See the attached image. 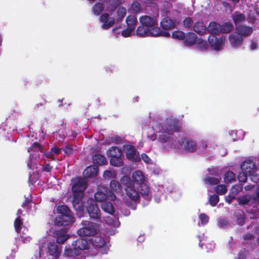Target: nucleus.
I'll list each match as a JSON object with an SVG mask.
<instances>
[{
  "mask_svg": "<svg viewBox=\"0 0 259 259\" xmlns=\"http://www.w3.org/2000/svg\"><path fill=\"white\" fill-rule=\"evenodd\" d=\"M210 148L208 147L206 141L202 140L198 145L197 151L198 153L205 154L207 151H210Z\"/></svg>",
  "mask_w": 259,
  "mask_h": 259,
  "instance_id": "ea45409f",
  "label": "nucleus"
},
{
  "mask_svg": "<svg viewBox=\"0 0 259 259\" xmlns=\"http://www.w3.org/2000/svg\"><path fill=\"white\" fill-rule=\"evenodd\" d=\"M132 179L134 182L139 185V191L143 198V204L145 206L148 204L152 198L149 187L145 183V177L140 170H136L132 174Z\"/></svg>",
  "mask_w": 259,
  "mask_h": 259,
  "instance_id": "f03ea898",
  "label": "nucleus"
},
{
  "mask_svg": "<svg viewBox=\"0 0 259 259\" xmlns=\"http://www.w3.org/2000/svg\"><path fill=\"white\" fill-rule=\"evenodd\" d=\"M136 34L140 37L145 36H165L168 37L170 34L168 32L165 31H162L160 27H156L155 28L151 30L146 26L141 24L137 29Z\"/></svg>",
  "mask_w": 259,
  "mask_h": 259,
  "instance_id": "423d86ee",
  "label": "nucleus"
},
{
  "mask_svg": "<svg viewBox=\"0 0 259 259\" xmlns=\"http://www.w3.org/2000/svg\"><path fill=\"white\" fill-rule=\"evenodd\" d=\"M219 201V197L218 195L213 194L209 196V202L212 206H214L217 205Z\"/></svg>",
  "mask_w": 259,
  "mask_h": 259,
  "instance_id": "603ef678",
  "label": "nucleus"
},
{
  "mask_svg": "<svg viewBox=\"0 0 259 259\" xmlns=\"http://www.w3.org/2000/svg\"><path fill=\"white\" fill-rule=\"evenodd\" d=\"M80 254L75 247L66 246L64 250V255L68 257H74Z\"/></svg>",
  "mask_w": 259,
  "mask_h": 259,
  "instance_id": "c85d7f7f",
  "label": "nucleus"
},
{
  "mask_svg": "<svg viewBox=\"0 0 259 259\" xmlns=\"http://www.w3.org/2000/svg\"><path fill=\"white\" fill-rule=\"evenodd\" d=\"M193 23V21L192 19L189 17H186L183 21V26L186 28H190L192 24Z\"/></svg>",
  "mask_w": 259,
  "mask_h": 259,
  "instance_id": "4d7b16f0",
  "label": "nucleus"
},
{
  "mask_svg": "<svg viewBox=\"0 0 259 259\" xmlns=\"http://www.w3.org/2000/svg\"><path fill=\"white\" fill-rule=\"evenodd\" d=\"M48 249L50 254L56 258L58 257L61 253V248L55 242H50L48 245Z\"/></svg>",
  "mask_w": 259,
  "mask_h": 259,
  "instance_id": "4be33fe9",
  "label": "nucleus"
},
{
  "mask_svg": "<svg viewBox=\"0 0 259 259\" xmlns=\"http://www.w3.org/2000/svg\"><path fill=\"white\" fill-rule=\"evenodd\" d=\"M182 123L172 116L154 124V130L159 134L158 141L163 152L187 153L197 151L198 145L191 138L184 135L178 139L174 135L180 131Z\"/></svg>",
  "mask_w": 259,
  "mask_h": 259,
  "instance_id": "f257e3e1",
  "label": "nucleus"
},
{
  "mask_svg": "<svg viewBox=\"0 0 259 259\" xmlns=\"http://www.w3.org/2000/svg\"><path fill=\"white\" fill-rule=\"evenodd\" d=\"M89 245V242L87 240L82 238L78 239L73 241L72 243V246L75 247L80 254L81 253V251L88 249Z\"/></svg>",
  "mask_w": 259,
  "mask_h": 259,
  "instance_id": "aec40b11",
  "label": "nucleus"
},
{
  "mask_svg": "<svg viewBox=\"0 0 259 259\" xmlns=\"http://www.w3.org/2000/svg\"><path fill=\"white\" fill-rule=\"evenodd\" d=\"M229 225L228 220L225 218H220L218 221V226L220 228L225 229Z\"/></svg>",
  "mask_w": 259,
  "mask_h": 259,
  "instance_id": "052dcab7",
  "label": "nucleus"
},
{
  "mask_svg": "<svg viewBox=\"0 0 259 259\" xmlns=\"http://www.w3.org/2000/svg\"><path fill=\"white\" fill-rule=\"evenodd\" d=\"M154 191L156 192V194L154 195V200L156 203H159L162 198L166 199V196L164 195V193H166L167 191L171 194V197L173 198H178L181 195L180 190L172 185L169 188L168 187L166 191L164 189L163 185L159 184H155Z\"/></svg>",
  "mask_w": 259,
  "mask_h": 259,
  "instance_id": "39448f33",
  "label": "nucleus"
},
{
  "mask_svg": "<svg viewBox=\"0 0 259 259\" xmlns=\"http://www.w3.org/2000/svg\"><path fill=\"white\" fill-rule=\"evenodd\" d=\"M87 210L90 218L94 220H99L101 219V213L99 207L96 203L92 200L88 203Z\"/></svg>",
  "mask_w": 259,
  "mask_h": 259,
  "instance_id": "2eb2a0df",
  "label": "nucleus"
},
{
  "mask_svg": "<svg viewBox=\"0 0 259 259\" xmlns=\"http://www.w3.org/2000/svg\"><path fill=\"white\" fill-rule=\"evenodd\" d=\"M112 215V216L107 217L105 219V221L109 226L117 228L120 226V223L117 218L115 217L113 214Z\"/></svg>",
  "mask_w": 259,
  "mask_h": 259,
  "instance_id": "2f4dec72",
  "label": "nucleus"
},
{
  "mask_svg": "<svg viewBox=\"0 0 259 259\" xmlns=\"http://www.w3.org/2000/svg\"><path fill=\"white\" fill-rule=\"evenodd\" d=\"M221 33H229L233 28V25L231 22H225L221 25Z\"/></svg>",
  "mask_w": 259,
  "mask_h": 259,
  "instance_id": "c03bdc74",
  "label": "nucleus"
},
{
  "mask_svg": "<svg viewBox=\"0 0 259 259\" xmlns=\"http://www.w3.org/2000/svg\"><path fill=\"white\" fill-rule=\"evenodd\" d=\"M57 211L59 215L56 218V223L58 225L67 226L74 223V218L69 208L65 205L58 206Z\"/></svg>",
  "mask_w": 259,
  "mask_h": 259,
  "instance_id": "20e7f679",
  "label": "nucleus"
},
{
  "mask_svg": "<svg viewBox=\"0 0 259 259\" xmlns=\"http://www.w3.org/2000/svg\"><path fill=\"white\" fill-rule=\"evenodd\" d=\"M259 48L258 40L256 38H253L250 41L249 48L251 51H255Z\"/></svg>",
  "mask_w": 259,
  "mask_h": 259,
  "instance_id": "de8ad7c7",
  "label": "nucleus"
},
{
  "mask_svg": "<svg viewBox=\"0 0 259 259\" xmlns=\"http://www.w3.org/2000/svg\"><path fill=\"white\" fill-rule=\"evenodd\" d=\"M172 116L171 115H168L167 116L165 117H163L161 119H158V118L157 117V116L156 115H154L152 113H150L149 114V118L151 120H153V123H152V129L153 131L154 132V133L151 135H148V138L150 140H151L152 141H155L156 139L158 140V136L159 135V134L157 132H156L153 128V125L154 124L157 122H163L165 120H166V118H167L169 116ZM157 141L160 143L158 140Z\"/></svg>",
  "mask_w": 259,
  "mask_h": 259,
  "instance_id": "a211bd4d",
  "label": "nucleus"
},
{
  "mask_svg": "<svg viewBox=\"0 0 259 259\" xmlns=\"http://www.w3.org/2000/svg\"><path fill=\"white\" fill-rule=\"evenodd\" d=\"M175 0H144L145 6L153 7L157 10L161 9L163 15H167L172 7L171 3Z\"/></svg>",
  "mask_w": 259,
  "mask_h": 259,
  "instance_id": "0eeeda50",
  "label": "nucleus"
},
{
  "mask_svg": "<svg viewBox=\"0 0 259 259\" xmlns=\"http://www.w3.org/2000/svg\"><path fill=\"white\" fill-rule=\"evenodd\" d=\"M207 31L211 35L219 34L221 33V25L215 22H211L207 27Z\"/></svg>",
  "mask_w": 259,
  "mask_h": 259,
  "instance_id": "cd10ccee",
  "label": "nucleus"
},
{
  "mask_svg": "<svg viewBox=\"0 0 259 259\" xmlns=\"http://www.w3.org/2000/svg\"><path fill=\"white\" fill-rule=\"evenodd\" d=\"M55 234L57 238V242L58 243H64L69 237L68 235L66 234V232L63 230L56 231Z\"/></svg>",
  "mask_w": 259,
  "mask_h": 259,
  "instance_id": "473e14b6",
  "label": "nucleus"
},
{
  "mask_svg": "<svg viewBox=\"0 0 259 259\" xmlns=\"http://www.w3.org/2000/svg\"><path fill=\"white\" fill-rule=\"evenodd\" d=\"M243 189L242 185H235L233 186L231 189V193L235 196L241 192Z\"/></svg>",
  "mask_w": 259,
  "mask_h": 259,
  "instance_id": "5fc2aeb1",
  "label": "nucleus"
},
{
  "mask_svg": "<svg viewBox=\"0 0 259 259\" xmlns=\"http://www.w3.org/2000/svg\"><path fill=\"white\" fill-rule=\"evenodd\" d=\"M230 135L231 136L233 141H236L243 139V132L240 131H232L229 132Z\"/></svg>",
  "mask_w": 259,
  "mask_h": 259,
  "instance_id": "37998d69",
  "label": "nucleus"
},
{
  "mask_svg": "<svg viewBox=\"0 0 259 259\" xmlns=\"http://www.w3.org/2000/svg\"><path fill=\"white\" fill-rule=\"evenodd\" d=\"M249 176L245 171L242 170L240 172L238 176V181L240 182L244 183L247 179V176Z\"/></svg>",
  "mask_w": 259,
  "mask_h": 259,
  "instance_id": "6e6d98bb",
  "label": "nucleus"
},
{
  "mask_svg": "<svg viewBox=\"0 0 259 259\" xmlns=\"http://www.w3.org/2000/svg\"><path fill=\"white\" fill-rule=\"evenodd\" d=\"M120 181L123 185L126 186V187L128 186L129 185L132 186L133 185V184H134L131 181L130 178L126 176L122 177V178L120 180Z\"/></svg>",
  "mask_w": 259,
  "mask_h": 259,
  "instance_id": "bf43d9fd",
  "label": "nucleus"
},
{
  "mask_svg": "<svg viewBox=\"0 0 259 259\" xmlns=\"http://www.w3.org/2000/svg\"><path fill=\"white\" fill-rule=\"evenodd\" d=\"M197 40L196 34L193 32H189L186 35L185 40L183 41L185 46L190 47L195 44Z\"/></svg>",
  "mask_w": 259,
  "mask_h": 259,
  "instance_id": "c756f323",
  "label": "nucleus"
},
{
  "mask_svg": "<svg viewBox=\"0 0 259 259\" xmlns=\"http://www.w3.org/2000/svg\"><path fill=\"white\" fill-rule=\"evenodd\" d=\"M92 160L94 164L103 165L107 163L106 157L101 154H95L92 156Z\"/></svg>",
  "mask_w": 259,
  "mask_h": 259,
  "instance_id": "7c9ffc66",
  "label": "nucleus"
},
{
  "mask_svg": "<svg viewBox=\"0 0 259 259\" xmlns=\"http://www.w3.org/2000/svg\"><path fill=\"white\" fill-rule=\"evenodd\" d=\"M102 209L111 214H113L114 213V209L113 204L111 202H104L101 204Z\"/></svg>",
  "mask_w": 259,
  "mask_h": 259,
  "instance_id": "4c0bfd02",
  "label": "nucleus"
},
{
  "mask_svg": "<svg viewBox=\"0 0 259 259\" xmlns=\"http://www.w3.org/2000/svg\"><path fill=\"white\" fill-rule=\"evenodd\" d=\"M125 155L127 159L132 161H138L140 159L139 153L137 152L135 146L127 145L124 147Z\"/></svg>",
  "mask_w": 259,
  "mask_h": 259,
  "instance_id": "dca6fc26",
  "label": "nucleus"
},
{
  "mask_svg": "<svg viewBox=\"0 0 259 259\" xmlns=\"http://www.w3.org/2000/svg\"><path fill=\"white\" fill-rule=\"evenodd\" d=\"M104 6L103 3H97L93 7V13L97 16L100 15L103 11Z\"/></svg>",
  "mask_w": 259,
  "mask_h": 259,
  "instance_id": "79ce46f5",
  "label": "nucleus"
},
{
  "mask_svg": "<svg viewBox=\"0 0 259 259\" xmlns=\"http://www.w3.org/2000/svg\"><path fill=\"white\" fill-rule=\"evenodd\" d=\"M199 219L200 221L201 225H205L207 224L209 221L208 216L204 213L200 214L199 215Z\"/></svg>",
  "mask_w": 259,
  "mask_h": 259,
  "instance_id": "13d9d810",
  "label": "nucleus"
},
{
  "mask_svg": "<svg viewBox=\"0 0 259 259\" xmlns=\"http://www.w3.org/2000/svg\"><path fill=\"white\" fill-rule=\"evenodd\" d=\"M91 244L97 248H98L102 254H107L109 250L110 245L107 243V237L104 236L95 235L90 240Z\"/></svg>",
  "mask_w": 259,
  "mask_h": 259,
  "instance_id": "6e6552de",
  "label": "nucleus"
},
{
  "mask_svg": "<svg viewBox=\"0 0 259 259\" xmlns=\"http://www.w3.org/2000/svg\"><path fill=\"white\" fill-rule=\"evenodd\" d=\"M118 20L121 21L126 13V10L125 8L120 7L117 10Z\"/></svg>",
  "mask_w": 259,
  "mask_h": 259,
  "instance_id": "864d4df0",
  "label": "nucleus"
},
{
  "mask_svg": "<svg viewBox=\"0 0 259 259\" xmlns=\"http://www.w3.org/2000/svg\"><path fill=\"white\" fill-rule=\"evenodd\" d=\"M107 154L109 156H120L122 155V151L117 147H112L108 149Z\"/></svg>",
  "mask_w": 259,
  "mask_h": 259,
  "instance_id": "c9c22d12",
  "label": "nucleus"
},
{
  "mask_svg": "<svg viewBox=\"0 0 259 259\" xmlns=\"http://www.w3.org/2000/svg\"><path fill=\"white\" fill-rule=\"evenodd\" d=\"M186 34L182 31L176 30L172 33V37L174 38L184 40L185 38Z\"/></svg>",
  "mask_w": 259,
  "mask_h": 259,
  "instance_id": "49530a36",
  "label": "nucleus"
},
{
  "mask_svg": "<svg viewBox=\"0 0 259 259\" xmlns=\"http://www.w3.org/2000/svg\"><path fill=\"white\" fill-rule=\"evenodd\" d=\"M115 174L114 172L111 170H105L104 171L103 176L105 179H110L115 177Z\"/></svg>",
  "mask_w": 259,
  "mask_h": 259,
  "instance_id": "0e129e2a",
  "label": "nucleus"
},
{
  "mask_svg": "<svg viewBox=\"0 0 259 259\" xmlns=\"http://www.w3.org/2000/svg\"><path fill=\"white\" fill-rule=\"evenodd\" d=\"M80 228L77 231L78 235L81 237H93L100 232L98 224L88 220H82Z\"/></svg>",
  "mask_w": 259,
  "mask_h": 259,
  "instance_id": "7ed1b4c3",
  "label": "nucleus"
},
{
  "mask_svg": "<svg viewBox=\"0 0 259 259\" xmlns=\"http://www.w3.org/2000/svg\"><path fill=\"white\" fill-rule=\"evenodd\" d=\"M235 30L240 35H242L243 38H244L245 36L250 35L253 31L252 27L246 25H241L237 26V27L235 29Z\"/></svg>",
  "mask_w": 259,
  "mask_h": 259,
  "instance_id": "a878e982",
  "label": "nucleus"
},
{
  "mask_svg": "<svg viewBox=\"0 0 259 259\" xmlns=\"http://www.w3.org/2000/svg\"><path fill=\"white\" fill-rule=\"evenodd\" d=\"M198 47L202 50H205L207 48V44L206 41L202 39H199L197 40Z\"/></svg>",
  "mask_w": 259,
  "mask_h": 259,
  "instance_id": "e2e57ef3",
  "label": "nucleus"
},
{
  "mask_svg": "<svg viewBox=\"0 0 259 259\" xmlns=\"http://www.w3.org/2000/svg\"><path fill=\"white\" fill-rule=\"evenodd\" d=\"M224 180L225 183L227 184L235 182L236 180L235 174L230 170L226 171L224 176Z\"/></svg>",
  "mask_w": 259,
  "mask_h": 259,
  "instance_id": "e433bc0d",
  "label": "nucleus"
},
{
  "mask_svg": "<svg viewBox=\"0 0 259 259\" xmlns=\"http://www.w3.org/2000/svg\"><path fill=\"white\" fill-rule=\"evenodd\" d=\"M125 191L126 195L132 200L136 201L139 199L140 194L139 191H137L135 189L134 184L132 186L129 185L128 186L126 187Z\"/></svg>",
  "mask_w": 259,
  "mask_h": 259,
  "instance_id": "412c9836",
  "label": "nucleus"
},
{
  "mask_svg": "<svg viewBox=\"0 0 259 259\" xmlns=\"http://www.w3.org/2000/svg\"><path fill=\"white\" fill-rule=\"evenodd\" d=\"M98 173V167L96 165H91L87 167L84 171L83 175L87 178L96 177Z\"/></svg>",
  "mask_w": 259,
  "mask_h": 259,
  "instance_id": "bb28decb",
  "label": "nucleus"
},
{
  "mask_svg": "<svg viewBox=\"0 0 259 259\" xmlns=\"http://www.w3.org/2000/svg\"><path fill=\"white\" fill-rule=\"evenodd\" d=\"M139 20L141 24L146 26L151 30L157 27L158 22L157 19L155 17L144 15L141 16Z\"/></svg>",
  "mask_w": 259,
  "mask_h": 259,
  "instance_id": "f3484780",
  "label": "nucleus"
},
{
  "mask_svg": "<svg viewBox=\"0 0 259 259\" xmlns=\"http://www.w3.org/2000/svg\"><path fill=\"white\" fill-rule=\"evenodd\" d=\"M193 30L198 34L203 35L206 30V27L203 22L198 21L194 24Z\"/></svg>",
  "mask_w": 259,
  "mask_h": 259,
  "instance_id": "72a5a7b5",
  "label": "nucleus"
},
{
  "mask_svg": "<svg viewBox=\"0 0 259 259\" xmlns=\"http://www.w3.org/2000/svg\"><path fill=\"white\" fill-rule=\"evenodd\" d=\"M240 167L241 170L248 174V175L256 173L259 169L256 162L250 158L243 161Z\"/></svg>",
  "mask_w": 259,
  "mask_h": 259,
  "instance_id": "ddd939ff",
  "label": "nucleus"
},
{
  "mask_svg": "<svg viewBox=\"0 0 259 259\" xmlns=\"http://www.w3.org/2000/svg\"><path fill=\"white\" fill-rule=\"evenodd\" d=\"M214 190L217 194L223 195L227 192V188L225 185H219L215 188Z\"/></svg>",
  "mask_w": 259,
  "mask_h": 259,
  "instance_id": "8fccbe9b",
  "label": "nucleus"
},
{
  "mask_svg": "<svg viewBox=\"0 0 259 259\" xmlns=\"http://www.w3.org/2000/svg\"><path fill=\"white\" fill-rule=\"evenodd\" d=\"M160 24L163 29L169 30L175 28L176 22L169 17H165L161 21Z\"/></svg>",
  "mask_w": 259,
  "mask_h": 259,
  "instance_id": "393cba45",
  "label": "nucleus"
},
{
  "mask_svg": "<svg viewBox=\"0 0 259 259\" xmlns=\"http://www.w3.org/2000/svg\"><path fill=\"white\" fill-rule=\"evenodd\" d=\"M70 185L73 193L82 194L87 187L85 180L81 178L72 179Z\"/></svg>",
  "mask_w": 259,
  "mask_h": 259,
  "instance_id": "9b49d317",
  "label": "nucleus"
},
{
  "mask_svg": "<svg viewBox=\"0 0 259 259\" xmlns=\"http://www.w3.org/2000/svg\"><path fill=\"white\" fill-rule=\"evenodd\" d=\"M236 259H247V251L245 249L241 250Z\"/></svg>",
  "mask_w": 259,
  "mask_h": 259,
  "instance_id": "69168bd1",
  "label": "nucleus"
},
{
  "mask_svg": "<svg viewBox=\"0 0 259 259\" xmlns=\"http://www.w3.org/2000/svg\"><path fill=\"white\" fill-rule=\"evenodd\" d=\"M100 18V21L102 23L101 28L103 29H108L114 24V18L113 17H109V15L107 13L102 14Z\"/></svg>",
  "mask_w": 259,
  "mask_h": 259,
  "instance_id": "6ab92c4d",
  "label": "nucleus"
},
{
  "mask_svg": "<svg viewBox=\"0 0 259 259\" xmlns=\"http://www.w3.org/2000/svg\"><path fill=\"white\" fill-rule=\"evenodd\" d=\"M209 174L206 176L204 179L205 184L209 185H215L218 184L221 180L219 172L216 168H208Z\"/></svg>",
  "mask_w": 259,
  "mask_h": 259,
  "instance_id": "f8f14e48",
  "label": "nucleus"
},
{
  "mask_svg": "<svg viewBox=\"0 0 259 259\" xmlns=\"http://www.w3.org/2000/svg\"><path fill=\"white\" fill-rule=\"evenodd\" d=\"M127 26L135 30L137 23V18L135 15H130L126 19Z\"/></svg>",
  "mask_w": 259,
  "mask_h": 259,
  "instance_id": "f704fd0d",
  "label": "nucleus"
},
{
  "mask_svg": "<svg viewBox=\"0 0 259 259\" xmlns=\"http://www.w3.org/2000/svg\"><path fill=\"white\" fill-rule=\"evenodd\" d=\"M141 158L146 164H149L152 163L151 159L146 154L143 153L141 155Z\"/></svg>",
  "mask_w": 259,
  "mask_h": 259,
  "instance_id": "774afa93",
  "label": "nucleus"
},
{
  "mask_svg": "<svg viewBox=\"0 0 259 259\" xmlns=\"http://www.w3.org/2000/svg\"><path fill=\"white\" fill-rule=\"evenodd\" d=\"M131 9L133 13L134 14H137L141 12L142 8L139 2L137 1H134L132 4Z\"/></svg>",
  "mask_w": 259,
  "mask_h": 259,
  "instance_id": "09e8293b",
  "label": "nucleus"
},
{
  "mask_svg": "<svg viewBox=\"0 0 259 259\" xmlns=\"http://www.w3.org/2000/svg\"><path fill=\"white\" fill-rule=\"evenodd\" d=\"M232 18L235 25L237 26H241V24L246 20V17L244 14L236 11L232 14Z\"/></svg>",
  "mask_w": 259,
  "mask_h": 259,
  "instance_id": "b1692460",
  "label": "nucleus"
},
{
  "mask_svg": "<svg viewBox=\"0 0 259 259\" xmlns=\"http://www.w3.org/2000/svg\"><path fill=\"white\" fill-rule=\"evenodd\" d=\"M36 140H37V138L36 137ZM45 139V134L42 131L39 132V139L38 141L33 142V152L36 151L37 152H41L44 149V146L42 144V142H44Z\"/></svg>",
  "mask_w": 259,
  "mask_h": 259,
  "instance_id": "5701e85b",
  "label": "nucleus"
},
{
  "mask_svg": "<svg viewBox=\"0 0 259 259\" xmlns=\"http://www.w3.org/2000/svg\"><path fill=\"white\" fill-rule=\"evenodd\" d=\"M22 225V222L21 216L19 214V216L15 219L14 222L15 229L17 232L18 233L21 231Z\"/></svg>",
  "mask_w": 259,
  "mask_h": 259,
  "instance_id": "3c124183",
  "label": "nucleus"
},
{
  "mask_svg": "<svg viewBox=\"0 0 259 259\" xmlns=\"http://www.w3.org/2000/svg\"><path fill=\"white\" fill-rule=\"evenodd\" d=\"M110 188L112 192H119L121 190L120 184L115 180H112L110 182Z\"/></svg>",
  "mask_w": 259,
  "mask_h": 259,
  "instance_id": "a18cd8bd",
  "label": "nucleus"
},
{
  "mask_svg": "<svg viewBox=\"0 0 259 259\" xmlns=\"http://www.w3.org/2000/svg\"><path fill=\"white\" fill-rule=\"evenodd\" d=\"M229 40L230 46L234 49H238L242 46L243 42V38L236 30L230 34Z\"/></svg>",
  "mask_w": 259,
  "mask_h": 259,
  "instance_id": "4468645a",
  "label": "nucleus"
},
{
  "mask_svg": "<svg viewBox=\"0 0 259 259\" xmlns=\"http://www.w3.org/2000/svg\"><path fill=\"white\" fill-rule=\"evenodd\" d=\"M134 31V29L128 27H127V28L121 31V34L122 36L124 37H127L131 35L132 32Z\"/></svg>",
  "mask_w": 259,
  "mask_h": 259,
  "instance_id": "338daca9",
  "label": "nucleus"
},
{
  "mask_svg": "<svg viewBox=\"0 0 259 259\" xmlns=\"http://www.w3.org/2000/svg\"><path fill=\"white\" fill-rule=\"evenodd\" d=\"M236 223L240 226H242L245 222L244 211L241 210H237L235 212Z\"/></svg>",
  "mask_w": 259,
  "mask_h": 259,
  "instance_id": "58836bf2",
  "label": "nucleus"
},
{
  "mask_svg": "<svg viewBox=\"0 0 259 259\" xmlns=\"http://www.w3.org/2000/svg\"><path fill=\"white\" fill-rule=\"evenodd\" d=\"M225 40V37L223 36L217 37L214 35H211L208 38L210 48L217 52L220 51L223 49Z\"/></svg>",
  "mask_w": 259,
  "mask_h": 259,
  "instance_id": "9d476101",
  "label": "nucleus"
},
{
  "mask_svg": "<svg viewBox=\"0 0 259 259\" xmlns=\"http://www.w3.org/2000/svg\"><path fill=\"white\" fill-rule=\"evenodd\" d=\"M110 164L114 166L119 167L123 165V160L122 156H111L110 160Z\"/></svg>",
  "mask_w": 259,
  "mask_h": 259,
  "instance_id": "a19ab883",
  "label": "nucleus"
},
{
  "mask_svg": "<svg viewBox=\"0 0 259 259\" xmlns=\"http://www.w3.org/2000/svg\"><path fill=\"white\" fill-rule=\"evenodd\" d=\"M250 197L246 195L240 197L238 199V202L240 205L248 204L250 201Z\"/></svg>",
  "mask_w": 259,
  "mask_h": 259,
  "instance_id": "680f3d73",
  "label": "nucleus"
},
{
  "mask_svg": "<svg viewBox=\"0 0 259 259\" xmlns=\"http://www.w3.org/2000/svg\"><path fill=\"white\" fill-rule=\"evenodd\" d=\"M96 201L102 202L106 200L114 201L116 199V196L114 192L108 190L105 186H99L98 191L94 195Z\"/></svg>",
  "mask_w": 259,
  "mask_h": 259,
  "instance_id": "1a4fd4ad",
  "label": "nucleus"
}]
</instances>
